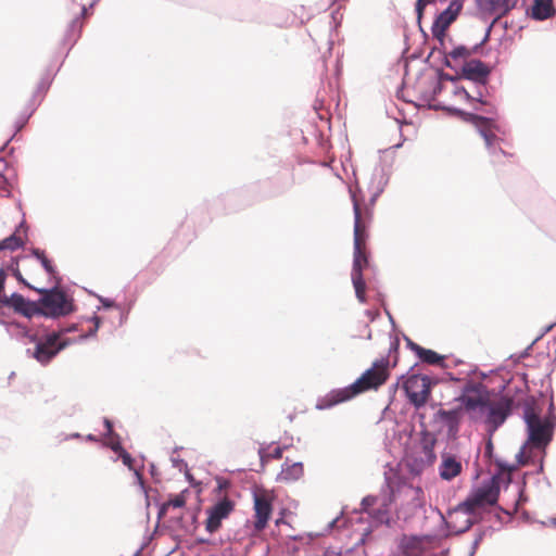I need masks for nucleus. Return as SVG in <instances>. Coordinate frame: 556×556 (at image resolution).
Masks as SVG:
<instances>
[{
    "label": "nucleus",
    "mask_w": 556,
    "mask_h": 556,
    "mask_svg": "<svg viewBox=\"0 0 556 556\" xmlns=\"http://www.w3.org/2000/svg\"><path fill=\"white\" fill-rule=\"evenodd\" d=\"M462 471L460 462L456 460L455 457L443 455L442 464L440 466V476L444 480H452L457 477Z\"/></svg>",
    "instance_id": "20"
},
{
    "label": "nucleus",
    "mask_w": 556,
    "mask_h": 556,
    "mask_svg": "<svg viewBox=\"0 0 556 556\" xmlns=\"http://www.w3.org/2000/svg\"><path fill=\"white\" fill-rule=\"evenodd\" d=\"M542 451L538 446H532L529 441L520 448L516 455L519 466H527L535 463V458L539 457L541 463Z\"/></svg>",
    "instance_id": "21"
},
{
    "label": "nucleus",
    "mask_w": 556,
    "mask_h": 556,
    "mask_svg": "<svg viewBox=\"0 0 556 556\" xmlns=\"http://www.w3.org/2000/svg\"><path fill=\"white\" fill-rule=\"evenodd\" d=\"M462 9V0H452L448 7L443 12H441L434 20L431 27V33L434 38L441 41V43H443L446 30L448 29L451 24L457 18Z\"/></svg>",
    "instance_id": "10"
},
{
    "label": "nucleus",
    "mask_w": 556,
    "mask_h": 556,
    "mask_svg": "<svg viewBox=\"0 0 556 556\" xmlns=\"http://www.w3.org/2000/svg\"><path fill=\"white\" fill-rule=\"evenodd\" d=\"M104 426H105V428H106L108 432H109V433H112V431H113V425H112V422H111L109 419H104Z\"/></svg>",
    "instance_id": "35"
},
{
    "label": "nucleus",
    "mask_w": 556,
    "mask_h": 556,
    "mask_svg": "<svg viewBox=\"0 0 556 556\" xmlns=\"http://www.w3.org/2000/svg\"><path fill=\"white\" fill-rule=\"evenodd\" d=\"M372 502H374V498H371V497H365V498L363 500V504H364V505H369V504H371Z\"/></svg>",
    "instance_id": "36"
},
{
    "label": "nucleus",
    "mask_w": 556,
    "mask_h": 556,
    "mask_svg": "<svg viewBox=\"0 0 556 556\" xmlns=\"http://www.w3.org/2000/svg\"><path fill=\"white\" fill-rule=\"evenodd\" d=\"M408 492L410 493V497L414 501L415 507H421L424 503V492L421 488L409 486Z\"/></svg>",
    "instance_id": "27"
},
{
    "label": "nucleus",
    "mask_w": 556,
    "mask_h": 556,
    "mask_svg": "<svg viewBox=\"0 0 556 556\" xmlns=\"http://www.w3.org/2000/svg\"><path fill=\"white\" fill-rule=\"evenodd\" d=\"M390 378L389 358L381 357L372 363L362 376L352 384L342 389H334L318 399L317 409H328L369 390H378Z\"/></svg>",
    "instance_id": "2"
},
{
    "label": "nucleus",
    "mask_w": 556,
    "mask_h": 556,
    "mask_svg": "<svg viewBox=\"0 0 556 556\" xmlns=\"http://www.w3.org/2000/svg\"><path fill=\"white\" fill-rule=\"evenodd\" d=\"M16 278L28 288L41 294V298L37 301L39 308L38 315L56 318L66 316L74 311L73 300L59 288L36 289L27 283L20 273L16 274Z\"/></svg>",
    "instance_id": "4"
},
{
    "label": "nucleus",
    "mask_w": 556,
    "mask_h": 556,
    "mask_svg": "<svg viewBox=\"0 0 556 556\" xmlns=\"http://www.w3.org/2000/svg\"><path fill=\"white\" fill-rule=\"evenodd\" d=\"M119 457L122 458V462L125 466H127L130 470H135L134 459L128 452L122 451V453L119 454Z\"/></svg>",
    "instance_id": "31"
},
{
    "label": "nucleus",
    "mask_w": 556,
    "mask_h": 556,
    "mask_svg": "<svg viewBox=\"0 0 556 556\" xmlns=\"http://www.w3.org/2000/svg\"><path fill=\"white\" fill-rule=\"evenodd\" d=\"M490 68L480 60H470L462 65V76L466 79L485 85Z\"/></svg>",
    "instance_id": "16"
},
{
    "label": "nucleus",
    "mask_w": 556,
    "mask_h": 556,
    "mask_svg": "<svg viewBox=\"0 0 556 556\" xmlns=\"http://www.w3.org/2000/svg\"><path fill=\"white\" fill-rule=\"evenodd\" d=\"M407 345L422 363L442 368L445 367V356L440 355L435 351L425 349L413 341H408Z\"/></svg>",
    "instance_id": "18"
},
{
    "label": "nucleus",
    "mask_w": 556,
    "mask_h": 556,
    "mask_svg": "<svg viewBox=\"0 0 556 556\" xmlns=\"http://www.w3.org/2000/svg\"><path fill=\"white\" fill-rule=\"evenodd\" d=\"M185 504H186V496L184 495V493H180V494L176 495L175 497L168 500L166 503H164L162 510H165L168 507L180 508V507L185 506Z\"/></svg>",
    "instance_id": "26"
},
{
    "label": "nucleus",
    "mask_w": 556,
    "mask_h": 556,
    "mask_svg": "<svg viewBox=\"0 0 556 556\" xmlns=\"http://www.w3.org/2000/svg\"><path fill=\"white\" fill-rule=\"evenodd\" d=\"M303 476V465L301 463H293L291 465L285 464L278 480L283 482L295 481Z\"/></svg>",
    "instance_id": "23"
},
{
    "label": "nucleus",
    "mask_w": 556,
    "mask_h": 556,
    "mask_svg": "<svg viewBox=\"0 0 556 556\" xmlns=\"http://www.w3.org/2000/svg\"><path fill=\"white\" fill-rule=\"evenodd\" d=\"M273 513V495L267 491L254 494V530H264Z\"/></svg>",
    "instance_id": "12"
},
{
    "label": "nucleus",
    "mask_w": 556,
    "mask_h": 556,
    "mask_svg": "<svg viewBox=\"0 0 556 556\" xmlns=\"http://www.w3.org/2000/svg\"><path fill=\"white\" fill-rule=\"evenodd\" d=\"M282 519H277L276 525L279 526L281 523Z\"/></svg>",
    "instance_id": "39"
},
{
    "label": "nucleus",
    "mask_w": 556,
    "mask_h": 556,
    "mask_svg": "<svg viewBox=\"0 0 556 556\" xmlns=\"http://www.w3.org/2000/svg\"><path fill=\"white\" fill-rule=\"evenodd\" d=\"M485 409H488L486 422L490 426V429L494 431L510 414L511 400L507 397L492 400L490 397V404L485 405Z\"/></svg>",
    "instance_id": "13"
},
{
    "label": "nucleus",
    "mask_w": 556,
    "mask_h": 556,
    "mask_svg": "<svg viewBox=\"0 0 556 556\" xmlns=\"http://www.w3.org/2000/svg\"><path fill=\"white\" fill-rule=\"evenodd\" d=\"M9 192V182L4 175L0 173V194H8Z\"/></svg>",
    "instance_id": "33"
},
{
    "label": "nucleus",
    "mask_w": 556,
    "mask_h": 556,
    "mask_svg": "<svg viewBox=\"0 0 556 556\" xmlns=\"http://www.w3.org/2000/svg\"><path fill=\"white\" fill-rule=\"evenodd\" d=\"M477 50L475 48H468L466 46H457L454 47L451 51H444L445 54V65L447 67H456L462 63L468 62L467 59L470 58Z\"/></svg>",
    "instance_id": "19"
},
{
    "label": "nucleus",
    "mask_w": 556,
    "mask_h": 556,
    "mask_svg": "<svg viewBox=\"0 0 556 556\" xmlns=\"http://www.w3.org/2000/svg\"><path fill=\"white\" fill-rule=\"evenodd\" d=\"M435 443L437 439L433 433L428 431H424L421 433L419 448L416 452L413 464H410L412 471L418 473L434 464L437 459V455L434 453Z\"/></svg>",
    "instance_id": "8"
},
{
    "label": "nucleus",
    "mask_w": 556,
    "mask_h": 556,
    "mask_svg": "<svg viewBox=\"0 0 556 556\" xmlns=\"http://www.w3.org/2000/svg\"><path fill=\"white\" fill-rule=\"evenodd\" d=\"M354 210V260L352 268V282L355 289L356 298L359 302H366V283L363 278V270L368 267V257L366 253V241L368 238V226L372 218L371 208L362 203L355 193H352Z\"/></svg>",
    "instance_id": "1"
},
{
    "label": "nucleus",
    "mask_w": 556,
    "mask_h": 556,
    "mask_svg": "<svg viewBox=\"0 0 556 556\" xmlns=\"http://www.w3.org/2000/svg\"><path fill=\"white\" fill-rule=\"evenodd\" d=\"M281 457H282V450L279 446L275 447L266 456H264V455L261 456L262 460H265V458L280 459Z\"/></svg>",
    "instance_id": "32"
},
{
    "label": "nucleus",
    "mask_w": 556,
    "mask_h": 556,
    "mask_svg": "<svg viewBox=\"0 0 556 556\" xmlns=\"http://www.w3.org/2000/svg\"><path fill=\"white\" fill-rule=\"evenodd\" d=\"M432 381L425 375H412L404 382V390L409 402L417 408L424 406L431 394Z\"/></svg>",
    "instance_id": "7"
},
{
    "label": "nucleus",
    "mask_w": 556,
    "mask_h": 556,
    "mask_svg": "<svg viewBox=\"0 0 556 556\" xmlns=\"http://www.w3.org/2000/svg\"><path fill=\"white\" fill-rule=\"evenodd\" d=\"M235 504L229 498L225 497L217 502L214 506L207 509V519L205 521V529L210 533L216 532L222 521L226 519L233 510Z\"/></svg>",
    "instance_id": "15"
},
{
    "label": "nucleus",
    "mask_w": 556,
    "mask_h": 556,
    "mask_svg": "<svg viewBox=\"0 0 556 556\" xmlns=\"http://www.w3.org/2000/svg\"><path fill=\"white\" fill-rule=\"evenodd\" d=\"M33 254L41 263V265L46 269V271L50 276L55 277L56 269H55L54 265L52 264V262L47 257L46 253L39 249H35L33 251Z\"/></svg>",
    "instance_id": "25"
},
{
    "label": "nucleus",
    "mask_w": 556,
    "mask_h": 556,
    "mask_svg": "<svg viewBox=\"0 0 556 556\" xmlns=\"http://www.w3.org/2000/svg\"><path fill=\"white\" fill-rule=\"evenodd\" d=\"M501 468H502V469H505V470H507V471H513V470L515 469V467H514V466L504 467V466H502V465H501Z\"/></svg>",
    "instance_id": "37"
},
{
    "label": "nucleus",
    "mask_w": 556,
    "mask_h": 556,
    "mask_svg": "<svg viewBox=\"0 0 556 556\" xmlns=\"http://www.w3.org/2000/svg\"><path fill=\"white\" fill-rule=\"evenodd\" d=\"M98 327H99V319H98V318H96V327H94V331L98 329Z\"/></svg>",
    "instance_id": "38"
},
{
    "label": "nucleus",
    "mask_w": 556,
    "mask_h": 556,
    "mask_svg": "<svg viewBox=\"0 0 556 556\" xmlns=\"http://www.w3.org/2000/svg\"><path fill=\"white\" fill-rule=\"evenodd\" d=\"M468 121H470L480 131V135L483 137L485 141V146L489 149H492V154L494 156V163H498V156L507 154L498 148V151L495 150V144L498 141L497 136L494 134L493 129H496L494 121L488 117L479 116L476 114H467Z\"/></svg>",
    "instance_id": "9"
},
{
    "label": "nucleus",
    "mask_w": 556,
    "mask_h": 556,
    "mask_svg": "<svg viewBox=\"0 0 556 556\" xmlns=\"http://www.w3.org/2000/svg\"><path fill=\"white\" fill-rule=\"evenodd\" d=\"M0 307L12 308L14 313L28 318L38 315L39 312L37 302L29 301L20 293L0 298Z\"/></svg>",
    "instance_id": "14"
},
{
    "label": "nucleus",
    "mask_w": 556,
    "mask_h": 556,
    "mask_svg": "<svg viewBox=\"0 0 556 556\" xmlns=\"http://www.w3.org/2000/svg\"><path fill=\"white\" fill-rule=\"evenodd\" d=\"M518 0H478L480 10L494 16L495 20L502 17L517 4Z\"/></svg>",
    "instance_id": "17"
},
{
    "label": "nucleus",
    "mask_w": 556,
    "mask_h": 556,
    "mask_svg": "<svg viewBox=\"0 0 556 556\" xmlns=\"http://www.w3.org/2000/svg\"><path fill=\"white\" fill-rule=\"evenodd\" d=\"M434 2L435 0H416V13L419 21L424 15L426 7Z\"/></svg>",
    "instance_id": "29"
},
{
    "label": "nucleus",
    "mask_w": 556,
    "mask_h": 556,
    "mask_svg": "<svg viewBox=\"0 0 556 556\" xmlns=\"http://www.w3.org/2000/svg\"><path fill=\"white\" fill-rule=\"evenodd\" d=\"M111 448L115 452V453H118V455L122 453V451H125L121 444L119 441H113L111 443Z\"/></svg>",
    "instance_id": "34"
},
{
    "label": "nucleus",
    "mask_w": 556,
    "mask_h": 556,
    "mask_svg": "<svg viewBox=\"0 0 556 556\" xmlns=\"http://www.w3.org/2000/svg\"><path fill=\"white\" fill-rule=\"evenodd\" d=\"M500 494V484L495 478H492L488 483L473 490L468 497L460 504V508L466 514H473L478 508L486 505H494L497 502Z\"/></svg>",
    "instance_id": "6"
},
{
    "label": "nucleus",
    "mask_w": 556,
    "mask_h": 556,
    "mask_svg": "<svg viewBox=\"0 0 556 556\" xmlns=\"http://www.w3.org/2000/svg\"><path fill=\"white\" fill-rule=\"evenodd\" d=\"M458 92L463 93V94H464V97H465L467 100H469V101L477 100V101H479V102H480V103H482V104H488V102H486V101L482 100L483 92H482L481 90H479V91H478V97H477V98H475V97L470 96V94H469V92H468L466 89H464V88H462Z\"/></svg>",
    "instance_id": "30"
},
{
    "label": "nucleus",
    "mask_w": 556,
    "mask_h": 556,
    "mask_svg": "<svg viewBox=\"0 0 556 556\" xmlns=\"http://www.w3.org/2000/svg\"><path fill=\"white\" fill-rule=\"evenodd\" d=\"M463 408H460V406L458 408H455V409H452V410H439V415L442 419L446 420V421H454L458 418V415H459V412L462 410Z\"/></svg>",
    "instance_id": "28"
},
{
    "label": "nucleus",
    "mask_w": 556,
    "mask_h": 556,
    "mask_svg": "<svg viewBox=\"0 0 556 556\" xmlns=\"http://www.w3.org/2000/svg\"><path fill=\"white\" fill-rule=\"evenodd\" d=\"M24 245L23 239L17 235V231L10 237L0 241V250L15 251Z\"/></svg>",
    "instance_id": "24"
},
{
    "label": "nucleus",
    "mask_w": 556,
    "mask_h": 556,
    "mask_svg": "<svg viewBox=\"0 0 556 556\" xmlns=\"http://www.w3.org/2000/svg\"><path fill=\"white\" fill-rule=\"evenodd\" d=\"M525 421L528 429V440L532 446H538L542 451L541 470L543 469V458L545 450L553 440L556 422L555 415H548L543 420L540 418L533 403H528L525 407Z\"/></svg>",
    "instance_id": "3"
},
{
    "label": "nucleus",
    "mask_w": 556,
    "mask_h": 556,
    "mask_svg": "<svg viewBox=\"0 0 556 556\" xmlns=\"http://www.w3.org/2000/svg\"><path fill=\"white\" fill-rule=\"evenodd\" d=\"M490 391L486 386L480 381H467L458 397L455 399L460 405V408L467 413L484 412L485 405L490 404Z\"/></svg>",
    "instance_id": "5"
},
{
    "label": "nucleus",
    "mask_w": 556,
    "mask_h": 556,
    "mask_svg": "<svg viewBox=\"0 0 556 556\" xmlns=\"http://www.w3.org/2000/svg\"><path fill=\"white\" fill-rule=\"evenodd\" d=\"M555 14L552 0H535L531 8V16L534 20L543 21Z\"/></svg>",
    "instance_id": "22"
},
{
    "label": "nucleus",
    "mask_w": 556,
    "mask_h": 556,
    "mask_svg": "<svg viewBox=\"0 0 556 556\" xmlns=\"http://www.w3.org/2000/svg\"><path fill=\"white\" fill-rule=\"evenodd\" d=\"M68 344V341L61 338L60 333L53 332L46 336L36 344L34 357L46 364L51 361L62 349Z\"/></svg>",
    "instance_id": "11"
}]
</instances>
